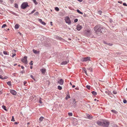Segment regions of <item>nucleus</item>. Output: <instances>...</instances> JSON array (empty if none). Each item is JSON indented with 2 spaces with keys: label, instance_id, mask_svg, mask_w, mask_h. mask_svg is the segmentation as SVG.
Listing matches in <instances>:
<instances>
[{
  "label": "nucleus",
  "instance_id": "obj_11",
  "mask_svg": "<svg viewBox=\"0 0 127 127\" xmlns=\"http://www.w3.org/2000/svg\"><path fill=\"white\" fill-rule=\"evenodd\" d=\"M97 124L99 126H103V122H101L100 121H98L96 122Z\"/></svg>",
  "mask_w": 127,
  "mask_h": 127
},
{
  "label": "nucleus",
  "instance_id": "obj_60",
  "mask_svg": "<svg viewBox=\"0 0 127 127\" xmlns=\"http://www.w3.org/2000/svg\"><path fill=\"white\" fill-rule=\"evenodd\" d=\"M83 42H87V40H83V41H82Z\"/></svg>",
  "mask_w": 127,
  "mask_h": 127
},
{
  "label": "nucleus",
  "instance_id": "obj_36",
  "mask_svg": "<svg viewBox=\"0 0 127 127\" xmlns=\"http://www.w3.org/2000/svg\"><path fill=\"white\" fill-rule=\"evenodd\" d=\"M8 78V77L7 76H6L4 77H3L2 79H7Z\"/></svg>",
  "mask_w": 127,
  "mask_h": 127
},
{
  "label": "nucleus",
  "instance_id": "obj_38",
  "mask_svg": "<svg viewBox=\"0 0 127 127\" xmlns=\"http://www.w3.org/2000/svg\"><path fill=\"white\" fill-rule=\"evenodd\" d=\"M6 26V25L5 24H4L1 27L2 28H5Z\"/></svg>",
  "mask_w": 127,
  "mask_h": 127
},
{
  "label": "nucleus",
  "instance_id": "obj_4",
  "mask_svg": "<svg viewBox=\"0 0 127 127\" xmlns=\"http://www.w3.org/2000/svg\"><path fill=\"white\" fill-rule=\"evenodd\" d=\"M90 57H83L81 59V61L82 62H86L88 61H90Z\"/></svg>",
  "mask_w": 127,
  "mask_h": 127
},
{
  "label": "nucleus",
  "instance_id": "obj_7",
  "mask_svg": "<svg viewBox=\"0 0 127 127\" xmlns=\"http://www.w3.org/2000/svg\"><path fill=\"white\" fill-rule=\"evenodd\" d=\"M85 34L87 36H89L91 34V31L89 30H85L84 32Z\"/></svg>",
  "mask_w": 127,
  "mask_h": 127
},
{
  "label": "nucleus",
  "instance_id": "obj_32",
  "mask_svg": "<svg viewBox=\"0 0 127 127\" xmlns=\"http://www.w3.org/2000/svg\"><path fill=\"white\" fill-rule=\"evenodd\" d=\"M14 6H15V7L16 8H18V5L17 3H15L14 4Z\"/></svg>",
  "mask_w": 127,
  "mask_h": 127
},
{
  "label": "nucleus",
  "instance_id": "obj_6",
  "mask_svg": "<svg viewBox=\"0 0 127 127\" xmlns=\"http://www.w3.org/2000/svg\"><path fill=\"white\" fill-rule=\"evenodd\" d=\"M27 57L26 56H24L23 58L21 59V61L25 64H27L28 63L27 60Z\"/></svg>",
  "mask_w": 127,
  "mask_h": 127
},
{
  "label": "nucleus",
  "instance_id": "obj_46",
  "mask_svg": "<svg viewBox=\"0 0 127 127\" xmlns=\"http://www.w3.org/2000/svg\"><path fill=\"white\" fill-rule=\"evenodd\" d=\"M41 98H40V100H39V102L40 103H42V101H41Z\"/></svg>",
  "mask_w": 127,
  "mask_h": 127
},
{
  "label": "nucleus",
  "instance_id": "obj_27",
  "mask_svg": "<svg viewBox=\"0 0 127 127\" xmlns=\"http://www.w3.org/2000/svg\"><path fill=\"white\" fill-rule=\"evenodd\" d=\"M76 10L77 12L79 13L83 14V13L82 12H81L78 9H77Z\"/></svg>",
  "mask_w": 127,
  "mask_h": 127
},
{
  "label": "nucleus",
  "instance_id": "obj_48",
  "mask_svg": "<svg viewBox=\"0 0 127 127\" xmlns=\"http://www.w3.org/2000/svg\"><path fill=\"white\" fill-rule=\"evenodd\" d=\"M39 13L38 12H36L34 14L35 15H37Z\"/></svg>",
  "mask_w": 127,
  "mask_h": 127
},
{
  "label": "nucleus",
  "instance_id": "obj_10",
  "mask_svg": "<svg viewBox=\"0 0 127 127\" xmlns=\"http://www.w3.org/2000/svg\"><path fill=\"white\" fill-rule=\"evenodd\" d=\"M10 92L11 93L14 95H15L17 94V92L13 90H10Z\"/></svg>",
  "mask_w": 127,
  "mask_h": 127
},
{
  "label": "nucleus",
  "instance_id": "obj_8",
  "mask_svg": "<svg viewBox=\"0 0 127 127\" xmlns=\"http://www.w3.org/2000/svg\"><path fill=\"white\" fill-rule=\"evenodd\" d=\"M44 45L46 47L50 46L51 44L49 41H45L44 43Z\"/></svg>",
  "mask_w": 127,
  "mask_h": 127
},
{
  "label": "nucleus",
  "instance_id": "obj_64",
  "mask_svg": "<svg viewBox=\"0 0 127 127\" xmlns=\"http://www.w3.org/2000/svg\"><path fill=\"white\" fill-rule=\"evenodd\" d=\"M79 2H82L83 1L82 0H77Z\"/></svg>",
  "mask_w": 127,
  "mask_h": 127
},
{
  "label": "nucleus",
  "instance_id": "obj_12",
  "mask_svg": "<svg viewBox=\"0 0 127 127\" xmlns=\"http://www.w3.org/2000/svg\"><path fill=\"white\" fill-rule=\"evenodd\" d=\"M86 116L87 117L86 118L87 119H93V117L91 116L90 115L88 114H87L86 115Z\"/></svg>",
  "mask_w": 127,
  "mask_h": 127
},
{
  "label": "nucleus",
  "instance_id": "obj_26",
  "mask_svg": "<svg viewBox=\"0 0 127 127\" xmlns=\"http://www.w3.org/2000/svg\"><path fill=\"white\" fill-rule=\"evenodd\" d=\"M7 84L9 86H11V81H8L7 82Z\"/></svg>",
  "mask_w": 127,
  "mask_h": 127
},
{
  "label": "nucleus",
  "instance_id": "obj_19",
  "mask_svg": "<svg viewBox=\"0 0 127 127\" xmlns=\"http://www.w3.org/2000/svg\"><path fill=\"white\" fill-rule=\"evenodd\" d=\"M73 104L74 105V106H76V100L75 98L73 99Z\"/></svg>",
  "mask_w": 127,
  "mask_h": 127
},
{
  "label": "nucleus",
  "instance_id": "obj_35",
  "mask_svg": "<svg viewBox=\"0 0 127 127\" xmlns=\"http://www.w3.org/2000/svg\"><path fill=\"white\" fill-rule=\"evenodd\" d=\"M102 12L100 10L98 11V13L100 15H101V14L102 13Z\"/></svg>",
  "mask_w": 127,
  "mask_h": 127
},
{
  "label": "nucleus",
  "instance_id": "obj_57",
  "mask_svg": "<svg viewBox=\"0 0 127 127\" xmlns=\"http://www.w3.org/2000/svg\"><path fill=\"white\" fill-rule=\"evenodd\" d=\"M118 2L119 3H122V1H118Z\"/></svg>",
  "mask_w": 127,
  "mask_h": 127
},
{
  "label": "nucleus",
  "instance_id": "obj_16",
  "mask_svg": "<svg viewBox=\"0 0 127 127\" xmlns=\"http://www.w3.org/2000/svg\"><path fill=\"white\" fill-rule=\"evenodd\" d=\"M82 28V26L81 25H78L77 26V30L79 31Z\"/></svg>",
  "mask_w": 127,
  "mask_h": 127
},
{
  "label": "nucleus",
  "instance_id": "obj_44",
  "mask_svg": "<svg viewBox=\"0 0 127 127\" xmlns=\"http://www.w3.org/2000/svg\"><path fill=\"white\" fill-rule=\"evenodd\" d=\"M78 21V19H74V22L75 23H76Z\"/></svg>",
  "mask_w": 127,
  "mask_h": 127
},
{
  "label": "nucleus",
  "instance_id": "obj_63",
  "mask_svg": "<svg viewBox=\"0 0 127 127\" xmlns=\"http://www.w3.org/2000/svg\"><path fill=\"white\" fill-rule=\"evenodd\" d=\"M30 123L29 122L27 124V127H28V125L29 124H30Z\"/></svg>",
  "mask_w": 127,
  "mask_h": 127
},
{
  "label": "nucleus",
  "instance_id": "obj_13",
  "mask_svg": "<svg viewBox=\"0 0 127 127\" xmlns=\"http://www.w3.org/2000/svg\"><path fill=\"white\" fill-rule=\"evenodd\" d=\"M67 92L68 93L67 94L66 96L65 97V99L66 100H67L68 98H70V97L69 91H68Z\"/></svg>",
  "mask_w": 127,
  "mask_h": 127
},
{
  "label": "nucleus",
  "instance_id": "obj_5",
  "mask_svg": "<svg viewBox=\"0 0 127 127\" xmlns=\"http://www.w3.org/2000/svg\"><path fill=\"white\" fill-rule=\"evenodd\" d=\"M64 20L66 23L68 24V25H70L71 24V21L70 20L68 16L65 17Z\"/></svg>",
  "mask_w": 127,
  "mask_h": 127
},
{
  "label": "nucleus",
  "instance_id": "obj_30",
  "mask_svg": "<svg viewBox=\"0 0 127 127\" xmlns=\"http://www.w3.org/2000/svg\"><path fill=\"white\" fill-rule=\"evenodd\" d=\"M68 114L69 116H72V113H68Z\"/></svg>",
  "mask_w": 127,
  "mask_h": 127
},
{
  "label": "nucleus",
  "instance_id": "obj_1",
  "mask_svg": "<svg viewBox=\"0 0 127 127\" xmlns=\"http://www.w3.org/2000/svg\"><path fill=\"white\" fill-rule=\"evenodd\" d=\"M94 30L97 34H100L105 31V29L99 25L95 26L94 28Z\"/></svg>",
  "mask_w": 127,
  "mask_h": 127
},
{
  "label": "nucleus",
  "instance_id": "obj_25",
  "mask_svg": "<svg viewBox=\"0 0 127 127\" xmlns=\"http://www.w3.org/2000/svg\"><path fill=\"white\" fill-rule=\"evenodd\" d=\"M2 107L3 109L5 110L6 111H7L8 110L6 109V107L4 105H3L2 106Z\"/></svg>",
  "mask_w": 127,
  "mask_h": 127
},
{
  "label": "nucleus",
  "instance_id": "obj_53",
  "mask_svg": "<svg viewBox=\"0 0 127 127\" xmlns=\"http://www.w3.org/2000/svg\"><path fill=\"white\" fill-rule=\"evenodd\" d=\"M19 123L18 122H15L14 123V124H19Z\"/></svg>",
  "mask_w": 127,
  "mask_h": 127
},
{
  "label": "nucleus",
  "instance_id": "obj_31",
  "mask_svg": "<svg viewBox=\"0 0 127 127\" xmlns=\"http://www.w3.org/2000/svg\"><path fill=\"white\" fill-rule=\"evenodd\" d=\"M86 88L89 90H90V89L91 87L89 85H87L86 86Z\"/></svg>",
  "mask_w": 127,
  "mask_h": 127
},
{
  "label": "nucleus",
  "instance_id": "obj_20",
  "mask_svg": "<svg viewBox=\"0 0 127 127\" xmlns=\"http://www.w3.org/2000/svg\"><path fill=\"white\" fill-rule=\"evenodd\" d=\"M103 43L104 44H107L108 45H109L110 46H112V45H113V44H112L111 43H106L105 41H103Z\"/></svg>",
  "mask_w": 127,
  "mask_h": 127
},
{
  "label": "nucleus",
  "instance_id": "obj_21",
  "mask_svg": "<svg viewBox=\"0 0 127 127\" xmlns=\"http://www.w3.org/2000/svg\"><path fill=\"white\" fill-rule=\"evenodd\" d=\"M92 93V94L93 95L95 96L97 95L95 91H93L91 92Z\"/></svg>",
  "mask_w": 127,
  "mask_h": 127
},
{
  "label": "nucleus",
  "instance_id": "obj_22",
  "mask_svg": "<svg viewBox=\"0 0 127 127\" xmlns=\"http://www.w3.org/2000/svg\"><path fill=\"white\" fill-rule=\"evenodd\" d=\"M44 119V118L42 116H41L40 117V118L39 119V121H40V122H41Z\"/></svg>",
  "mask_w": 127,
  "mask_h": 127
},
{
  "label": "nucleus",
  "instance_id": "obj_9",
  "mask_svg": "<svg viewBox=\"0 0 127 127\" xmlns=\"http://www.w3.org/2000/svg\"><path fill=\"white\" fill-rule=\"evenodd\" d=\"M64 81L62 79L59 80L58 81V83L61 85H63L64 84Z\"/></svg>",
  "mask_w": 127,
  "mask_h": 127
},
{
  "label": "nucleus",
  "instance_id": "obj_41",
  "mask_svg": "<svg viewBox=\"0 0 127 127\" xmlns=\"http://www.w3.org/2000/svg\"><path fill=\"white\" fill-rule=\"evenodd\" d=\"M32 61H31L29 63V64L31 65H32L33 64V63H32Z\"/></svg>",
  "mask_w": 127,
  "mask_h": 127
},
{
  "label": "nucleus",
  "instance_id": "obj_34",
  "mask_svg": "<svg viewBox=\"0 0 127 127\" xmlns=\"http://www.w3.org/2000/svg\"><path fill=\"white\" fill-rule=\"evenodd\" d=\"M55 9L57 11H59V9L57 7H56L55 8Z\"/></svg>",
  "mask_w": 127,
  "mask_h": 127
},
{
  "label": "nucleus",
  "instance_id": "obj_54",
  "mask_svg": "<svg viewBox=\"0 0 127 127\" xmlns=\"http://www.w3.org/2000/svg\"><path fill=\"white\" fill-rule=\"evenodd\" d=\"M20 73L21 74H23L24 73V71H20Z\"/></svg>",
  "mask_w": 127,
  "mask_h": 127
},
{
  "label": "nucleus",
  "instance_id": "obj_61",
  "mask_svg": "<svg viewBox=\"0 0 127 127\" xmlns=\"http://www.w3.org/2000/svg\"><path fill=\"white\" fill-rule=\"evenodd\" d=\"M51 25V26H53V24H52V22H50Z\"/></svg>",
  "mask_w": 127,
  "mask_h": 127
},
{
  "label": "nucleus",
  "instance_id": "obj_55",
  "mask_svg": "<svg viewBox=\"0 0 127 127\" xmlns=\"http://www.w3.org/2000/svg\"><path fill=\"white\" fill-rule=\"evenodd\" d=\"M75 89L76 90H79V88L78 87H76L75 88Z\"/></svg>",
  "mask_w": 127,
  "mask_h": 127
},
{
  "label": "nucleus",
  "instance_id": "obj_37",
  "mask_svg": "<svg viewBox=\"0 0 127 127\" xmlns=\"http://www.w3.org/2000/svg\"><path fill=\"white\" fill-rule=\"evenodd\" d=\"M113 94H117V92L115 90H114L113 92Z\"/></svg>",
  "mask_w": 127,
  "mask_h": 127
},
{
  "label": "nucleus",
  "instance_id": "obj_40",
  "mask_svg": "<svg viewBox=\"0 0 127 127\" xmlns=\"http://www.w3.org/2000/svg\"><path fill=\"white\" fill-rule=\"evenodd\" d=\"M31 77L34 81H35V79L33 77V76L32 75H31Z\"/></svg>",
  "mask_w": 127,
  "mask_h": 127
},
{
  "label": "nucleus",
  "instance_id": "obj_47",
  "mask_svg": "<svg viewBox=\"0 0 127 127\" xmlns=\"http://www.w3.org/2000/svg\"><path fill=\"white\" fill-rule=\"evenodd\" d=\"M35 11V9H34L32 11L31 13V14H32Z\"/></svg>",
  "mask_w": 127,
  "mask_h": 127
},
{
  "label": "nucleus",
  "instance_id": "obj_50",
  "mask_svg": "<svg viewBox=\"0 0 127 127\" xmlns=\"http://www.w3.org/2000/svg\"><path fill=\"white\" fill-rule=\"evenodd\" d=\"M16 55V54L15 53H14L13 54L12 56V57H14Z\"/></svg>",
  "mask_w": 127,
  "mask_h": 127
},
{
  "label": "nucleus",
  "instance_id": "obj_28",
  "mask_svg": "<svg viewBox=\"0 0 127 127\" xmlns=\"http://www.w3.org/2000/svg\"><path fill=\"white\" fill-rule=\"evenodd\" d=\"M111 111L114 113H115L116 114H117L118 113L117 111L114 110H111Z\"/></svg>",
  "mask_w": 127,
  "mask_h": 127
},
{
  "label": "nucleus",
  "instance_id": "obj_29",
  "mask_svg": "<svg viewBox=\"0 0 127 127\" xmlns=\"http://www.w3.org/2000/svg\"><path fill=\"white\" fill-rule=\"evenodd\" d=\"M58 89L59 90H61L62 89V88L61 86H59L58 87Z\"/></svg>",
  "mask_w": 127,
  "mask_h": 127
},
{
  "label": "nucleus",
  "instance_id": "obj_49",
  "mask_svg": "<svg viewBox=\"0 0 127 127\" xmlns=\"http://www.w3.org/2000/svg\"><path fill=\"white\" fill-rule=\"evenodd\" d=\"M123 4L124 6H127V4L125 2Z\"/></svg>",
  "mask_w": 127,
  "mask_h": 127
},
{
  "label": "nucleus",
  "instance_id": "obj_17",
  "mask_svg": "<svg viewBox=\"0 0 127 127\" xmlns=\"http://www.w3.org/2000/svg\"><path fill=\"white\" fill-rule=\"evenodd\" d=\"M32 51L35 54H39V51H37L35 49H33Z\"/></svg>",
  "mask_w": 127,
  "mask_h": 127
},
{
  "label": "nucleus",
  "instance_id": "obj_14",
  "mask_svg": "<svg viewBox=\"0 0 127 127\" xmlns=\"http://www.w3.org/2000/svg\"><path fill=\"white\" fill-rule=\"evenodd\" d=\"M69 62V61H63L61 64V65H65L67 64Z\"/></svg>",
  "mask_w": 127,
  "mask_h": 127
},
{
  "label": "nucleus",
  "instance_id": "obj_52",
  "mask_svg": "<svg viewBox=\"0 0 127 127\" xmlns=\"http://www.w3.org/2000/svg\"><path fill=\"white\" fill-rule=\"evenodd\" d=\"M0 79H2L3 76L1 75H0Z\"/></svg>",
  "mask_w": 127,
  "mask_h": 127
},
{
  "label": "nucleus",
  "instance_id": "obj_39",
  "mask_svg": "<svg viewBox=\"0 0 127 127\" xmlns=\"http://www.w3.org/2000/svg\"><path fill=\"white\" fill-rule=\"evenodd\" d=\"M11 121H15V120L14 119V118L13 116H12V119H11Z\"/></svg>",
  "mask_w": 127,
  "mask_h": 127
},
{
  "label": "nucleus",
  "instance_id": "obj_56",
  "mask_svg": "<svg viewBox=\"0 0 127 127\" xmlns=\"http://www.w3.org/2000/svg\"><path fill=\"white\" fill-rule=\"evenodd\" d=\"M89 70H91V71H92V69L91 67H90V68H89Z\"/></svg>",
  "mask_w": 127,
  "mask_h": 127
},
{
  "label": "nucleus",
  "instance_id": "obj_51",
  "mask_svg": "<svg viewBox=\"0 0 127 127\" xmlns=\"http://www.w3.org/2000/svg\"><path fill=\"white\" fill-rule=\"evenodd\" d=\"M84 70L85 71V73H86V74H87V70H86V69H85Z\"/></svg>",
  "mask_w": 127,
  "mask_h": 127
},
{
  "label": "nucleus",
  "instance_id": "obj_43",
  "mask_svg": "<svg viewBox=\"0 0 127 127\" xmlns=\"http://www.w3.org/2000/svg\"><path fill=\"white\" fill-rule=\"evenodd\" d=\"M123 102L124 103H126L127 102V100L126 99H124L123 100Z\"/></svg>",
  "mask_w": 127,
  "mask_h": 127
},
{
  "label": "nucleus",
  "instance_id": "obj_45",
  "mask_svg": "<svg viewBox=\"0 0 127 127\" xmlns=\"http://www.w3.org/2000/svg\"><path fill=\"white\" fill-rule=\"evenodd\" d=\"M9 0L11 4L12 3L14 2V0Z\"/></svg>",
  "mask_w": 127,
  "mask_h": 127
},
{
  "label": "nucleus",
  "instance_id": "obj_58",
  "mask_svg": "<svg viewBox=\"0 0 127 127\" xmlns=\"http://www.w3.org/2000/svg\"><path fill=\"white\" fill-rule=\"evenodd\" d=\"M2 92L1 91H0V95L2 94Z\"/></svg>",
  "mask_w": 127,
  "mask_h": 127
},
{
  "label": "nucleus",
  "instance_id": "obj_24",
  "mask_svg": "<svg viewBox=\"0 0 127 127\" xmlns=\"http://www.w3.org/2000/svg\"><path fill=\"white\" fill-rule=\"evenodd\" d=\"M19 25L18 24H16L15 26V28L16 29H18L19 28Z\"/></svg>",
  "mask_w": 127,
  "mask_h": 127
},
{
  "label": "nucleus",
  "instance_id": "obj_3",
  "mask_svg": "<svg viewBox=\"0 0 127 127\" xmlns=\"http://www.w3.org/2000/svg\"><path fill=\"white\" fill-rule=\"evenodd\" d=\"M29 6L27 2H23L21 5V8L24 9L26 8L27 7H29Z\"/></svg>",
  "mask_w": 127,
  "mask_h": 127
},
{
  "label": "nucleus",
  "instance_id": "obj_42",
  "mask_svg": "<svg viewBox=\"0 0 127 127\" xmlns=\"http://www.w3.org/2000/svg\"><path fill=\"white\" fill-rule=\"evenodd\" d=\"M24 83V86H26V84L27 83V82L26 81H24L23 82Z\"/></svg>",
  "mask_w": 127,
  "mask_h": 127
},
{
  "label": "nucleus",
  "instance_id": "obj_15",
  "mask_svg": "<svg viewBox=\"0 0 127 127\" xmlns=\"http://www.w3.org/2000/svg\"><path fill=\"white\" fill-rule=\"evenodd\" d=\"M38 21L42 25H46V23L44 22L41 19H38Z\"/></svg>",
  "mask_w": 127,
  "mask_h": 127
},
{
  "label": "nucleus",
  "instance_id": "obj_2",
  "mask_svg": "<svg viewBox=\"0 0 127 127\" xmlns=\"http://www.w3.org/2000/svg\"><path fill=\"white\" fill-rule=\"evenodd\" d=\"M103 126L105 127H108L110 124L109 121L107 120H103Z\"/></svg>",
  "mask_w": 127,
  "mask_h": 127
},
{
  "label": "nucleus",
  "instance_id": "obj_18",
  "mask_svg": "<svg viewBox=\"0 0 127 127\" xmlns=\"http://www.w3.org/2000/svg\"><path fill=\"white\" fill-rule=\"evenodd\" d=\"M41 72L43 73H44L46 72V69H45L42 68L40 70Z\"/></svg>",
  "mask_w": 127,
  "mask_h": 127
},
{
  "label": "nucleus",
  "instance_id": "obj_59",
  "mask_svg": "<svg viewBox=\"0 0 127 127\" xmlns=\"http://www.w3.org/2000/svg\"><path fill=\"white\" fill-rule=\"evenodd\" d=\"M21 68L22 69H24V67L23 66H21Z\"/></svg>",
  "mask_w": 127,
  "mask_h": 127
},
{
  "label": "nucleus",
  "instance_id": "obj_33",
  "mask_svg": "<svg viewBox=\"0 0 127 127\" xmlns=\"http://www.w3.org/2000/svg\"><path fill=\"white\" fill-rule=\"evenodd\" d=\"M33 3L35 4V5H37V3L36 1V0H34L33 1Z\"/></svg>",
  "mask_w": 127,
  "mask_h": 127
},
{
  "label": "nucleus",
  "instance_id": "obj_62",
  "mask_svg": "<svg viewBox=\"0 0 127 127\" xmlns=\"http://www.w3.org/2000/svg\"><path fill=\"white\" fill-rule=\"evenodd\" d=\"M3 2V0H0V2L1 3H2Z\"/></svg>",
  "mask_w": 127,
  "mask_h": 127
},
{
  "label": "nucleus",
  "instance_id": "obj_23",
  "mask_svg": "<svg viewBox=\"0 0 127 127\" xmlns=\"http://www.w3.org/2000/svg\"><path fill=\"white\" fill-rule=\"evenodd\" d=\"M3 53L4 55H9V53L8 52H7L6 51H3Z\"/></svg>",
  "mask_w": 127,
  "mask_h": 127
}]
</instances>
